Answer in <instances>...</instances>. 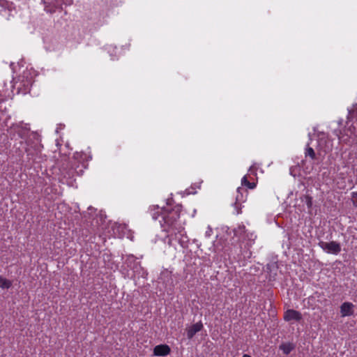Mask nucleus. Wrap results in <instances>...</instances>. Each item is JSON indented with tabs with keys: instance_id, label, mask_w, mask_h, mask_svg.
I'll return each mask as SVG.
<instances>
[{
	"instance_id": "obj_18",
	"label": "nucleus",
	"mask_w": 357,
	"mask_h": 357,
	"mask_svg": "<svg viewBox=\"0 0 357 357\" xmlns=\"http://www.w3.org/2000/svg\"><path fill=\"white\" fill-rule=\"evenodd\" d=\"M12 286V282L0 275V287L3 289H9Z\"/></svg>"
},
{
	"instance_id": "obj_9",
	"label": "nucleus",
	"mask_w": 357,
	"mask_h": 357,
	"mask_svg": "<svg viewBox=\"0 0 357 357\" xmlns=\"http://www.w3.org/2000/svg\"><path fill=\"white\" fill-rule=\"evenodd\" d=\"M283 318L286 321H300L303 317L302 314L299 311L290 309L284 312Z\"/></svg>"
},
{
	"instance_id": "obj_8",
	"label": "nucleus",
	"mask_w": 357,
	"mask_h": 357,
	"mask_svg": "<svg viewBox=\"0 0 357 357\" xmlns=\"http://www.w3.org/2000/svg\"><path fill=\"white\" fill-rule=\"evenodd\" d=\"M45 47L49 52L56 50L59 45V39L56 36H47L43 39Z\"/></svg>"
},
{
	"instance_id": "obj_19",
	"label": "nucleus",
	"mask_w": 357,
	"mask_h": 357,
	"mask_svg": "<svg viewBox=\"0 0 357 357\" xmlns=\"http://www.w3.org/2000/svg\"><path fill=\"white\" fill-rule=\"evenodd\" d=\"M305 156H309L311 159L314 160L316 158V154L312 147L308 146L305 152Z\"/></svg>"
},
{
	"instance_id": "obj_6",
	"label": "nucleus",
	"mask_w": 357,
	"mask_h": 357,
	"mask_svg": "<svg viewBox=\"0 0 357 357\" xmlns=\"http://www.w3.org/2000/svg\"><path fill=\"white\" fill-rule=\"evenodd\" d=\"M236 202L234 204V207L236 215H238L242 213L241 211V205L242 203L245 202L246 200V197L248 195L247 190L243 188L238 187L236 190Z\"/></svg>"
},
{
	"instance_id": "obj_11",
	"label": "nucleus",
	"mask_w": 357,
	"mask_h": 357,
	"mask_svg": "<svg viewBox=\"0 0 357 357\" xmlns=\"http://www.w3.org/2000/svg\"><path fill=\"white\" fill-rule=\"evenodd\" d=\"M203 324L202 321L197 322L193 324L190 327L186 328L187 337L189 340H191L196 333L201 331L203 328Z\"/></svg>"
},
{
	"instance_id": "obj_20",
	"label": "nucleus",
	"mask_w": 357,
	"mask_h": 357,
	"mask_svg": "<svg viewBox=\"0 0 357 357\" xmlns=\"http://www.w3.org/2000/svg\"><path fill=\"white\" fill-rule=\"evenodd\" d=\"M351 195H352V198L355 199V200L357 203V192H353Z\"/></svg>"
},
{
	"instance_id": "obj_12",
	"label": "nucleus",
	"mask_w": 357,
	"mask_h": 357,
	"mask_svg": "<svg viewBox=\"0 0 357 357\" xmlns=\"http://www.w3.org/2000/svg\"><path fill=\"white\" fill-rule=\"evenodd\" d=\"M170 353L171 349L167 344H159L153 349V355L155 356H166Z\"/></svg>"
},
{
	"instance_id": "obj_21",
	"label": "nucleus",
	"mask_w": 357,
	"mask_h": 357,
	"mask_svg": "<svg viewBox=\"0 0 357 357\" xmlns=\"http://www.w3.org/2000/svg\"><path fill=\"white\" fill-rule=\"evenodd\" d=\"M307 205L308 207H311V206H312L311 198H309V200L307 202Z\"/></svg>"
},
{
	"instance_id": "obj_17",
	"label": "nucleus",
	"mask_w": 357,
	"mask_h": 357,
	"mask_svg": "<svg viewBox=\"0 0 357 357\" xmlns=\"http://www.w3.org/2000/svg\"><path fill=\"white\" fill-rule=\"evenodd\" d=\"M241 185L245 186L249 189H254L256 187V183L254 181H250L248 178V176L245 175L241 179Z\"/></svg>"
},
{
	"instance_id": "obj_4",
	"label": "nucleus",
	"mask_w": 357,
	"mask_h": 357,
	"mask_svg": "<svg viewBox=\"0 0 357 357\" xmlns=\"http://www.w3.org/2000/svg\"><path fill=\"white\" fill-rule=\"evenodd\" d=\"M0 16L6 21L15 17L17 11L13 2L7 0H0Z\"/></svg>"
},
{
	"instance_id": "obj_10",
	"label": "nucleus",
	"mask_w": 357,
	"mask_h": 357,
	"mask_svg": "<svg viewBox=\"0 0 357 357\" xmlns=\"http://www.w3.org/2000/svg\"><path fill=\"white\" fill-rule=\"evenodd\" d=\"M45 10L53 13L62 5L61 0H44Z\"/></svg>"
},
{
	"instance_id": "obj_22",
	"label": "nucleus",
	"mask_w": 357,
	"mask_h": 357,
	"mask_svg": "<svg viewBox=\"0 0 357 357\" xmlns=\"http://www.w3.org/2000/svg\"><path fill=\"white\" fill-rule=\"evenodd\" d=\"M242 357H251V356L248 354H244Z\"/></svg>"
},
{
	"instance_id": "obj_13",
	"label": "nucleus",
	"mask_w": 357,
	"mask_h": 357,
	"mask_svg": "<svg viewBox=\"0 0 357 357\" xmlns=\"http://www.w3.org/2000/svg\"><path fill=\"white\" fill-rule=\"evenodd\" d=\"M354 305L349 302H344L340 306V313L342 317L351 316L354 313Z\"/></svg>"
},
{
	"instance_id": "obj_15",
	"label": "nucleus",
	"mask_w": 357,
	"mask_h": 357,
	"mask_svg": "<svg viewBox=\"0 0 357 357\" xmlns=\"http://www.w3.org/2000/svg\"><path fill=\"white\" fill-rule=\"evenodd\" d=\"M248 230L246 229L244 225H239L236 228L234 229V234L236 237H237L239 241L241 242L245 236Z\"/></svg>"
},
{
	"instance_id": "obj_7",
	"label": "nucleus",
	"mask_w": 357,
	"mask_h": 357,
	"mask_svg": "<svg viewBox=\"0 0 357 357\" xmlns=\"http://www.w3.org/2000/svg\"><path fill=\"white\" fill-rule=\"evenodd\" d=\"M319 245L321 249L330 254L337 255L341 251V246L336 241H333L329 243L320 241Z\"/></svg>"
},
{
	"instance_id": "obj_5",
	"label": "nucleus",
	"mask_w": 357,
	"mask_h": 357,
	"mask_svg": "<svg viewBox=\"0 0 357 357\" xmlns=\"http://www.w3.org/2000/svg\"><path fill=\"white\" fill-rule=\"evenodd\" d=\"M257 238V235L254 232L247 231L241 243H243L246 241L244 248H241V254L244 255V258H250L252 256V252L250 250V248L255 243V241Z\"/></svg>"
},
{
	"instance_id": "obj_1",
	"label": "nucleus",
	"mask_w": 357,
	"mask_h": 357,
	"mask_svg": "<svg viewBox=\"0 0 357 357\" xmlns=\"http://www.w3.org/2000/svg\"><path fill=\"white\" fill-rule=\"evenodd\" d=\"M181 210L182 206L179 204L174 206L167 205L162 208L153 206L151 209L153 219L157 220L160 216L162 217L163 223H161V225L168 233L167 238L169 245H173L174 241H176L181 246H184L188 242L185 228L179 221Z\"/></svg>"
},
{
	"instance_id": "obj_16",
	"label": "nucleus",
	"mask_w": 357,
	"mask_h": 357,
	"mask_svg": "<svg viewBox=\"0 0 357 357\" xmlns=\"http://www.w3.org/2000/svg\"><path fill=\"white\" fill-rule=\"evenodd\" d=\"M280 349L282 351V352L288 355L291 353L292 350L294 349L295 346L293 343L291 342H287V343H282L279 347Z\"/></svg>"
},
{
	"instance_id": "obj_14",
	"label": "nucleus",
	"mask_w": 357,
	"mask_h": 357,
	"mask_svg": "<svg viewBox=\"0 0 357 357\" xmlns=\"http://www.w3.org/2000/svg\"><path fill=\"white\" fill-rule=\"evenodd\" d=\"M319 146L323 149L324 152L327 153L332 150L333 143L328 137H322L319 139Z\"/></svg>"
},
{
	"instance_id": "obj_3",
	"label": "nucleus",
	"mask_w": 357,
	"mask_h": 357,
	"mask_svg": "<svg viewBox=\"0 0 357 357\" xmlns=\"http://www.w3.org/2000/svg\"><path fill=\"white\" fill-rule=\"evenodd\" d=\"M83 160V153H75L70 162V167L66 169L62 167L61 169V174L64 178H73L76 175H79L83 172V168L85 167V163Z\"/></svg>"
},
{
	"instance_id": "obj_2",
	"label": "nucleus",
	"mask_w": 357,
	"mask_h": 357,
	"mask_svg": "<svg viewBox=\"0 0 357 357\" xmlns=\"http://www.w3.org/2000/svg\"><path fill=\"white\" fill-rule=\"evenodd\" d=\"M356 113H349L344 128L337 135L340 142L343 144L351 145L357 138V118L354 121Z\"/></svg>"
}]
</instances>
